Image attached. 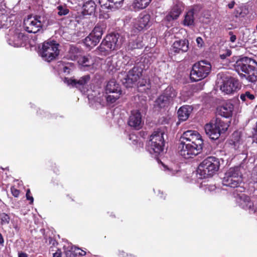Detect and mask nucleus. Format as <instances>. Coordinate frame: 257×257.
I'll return each mask as SVG.
<instances>
[{
    "label": "nucleus",
    "mask_w": 257,
    "mask_h": 257,
    "mask_svg": "<svg viewBox=\"0 0 257 257\" xmlns=\"http://www.w3.org/2000/svg\"><path fill=\"white\" fill-rule=\"evenodd\" d=\"M152 1L151 0H149V3H151Z\"/></svg>",
    "instance_id": "57"
},
{
    "label": "nucleus",
    "mask_w": 257,
    "mask_h": 257,
    "mask_svg": "<svg viewBox=\"0 0 257 257\" xmlns=\"http://www.w3.org/2000/svg\"><path fill=\"white\" fill-rule=\"evenodd\" d=\"M240 189H241V190H240V191H242V190H244V188H240Z\"/></svg>",
    "instance_id": "56"
},
{
    "label": "nucleus",
    "mask_w": 257,
    "mask_h": 257,
    "mask_svg": "<svg viewBox=\"0 0 257 257\" xmlns=\"http://www.w3.org/2000/svg\"><path fill=\"white\" fill-rule=\"evenodd\" d=\"M196 43L198 46H200V47L202 46V45L203 44V39L200 37H197L196 39Z\"/></svg>",
    "instance_id": "45"
},
{
    "label": "nucleus",
    "mask_w": 257,
    "mask_h": 257,
    "mask_svg": "<svg viewBox=\"0 0 257 257\" xmlns=\"http://www.w3.org/2000/svg\"><path fill=\"white\" fill-rule=\"evenodd\" d=\"M150 4L149 0H134L132 7L135 11H139L146 8Z\"/></svg>",
    "instance_id": "32"
},
{
    "label": "nucleus",
    "mask_w": 257,
    "mask_h": 257,
    "mask_svg": "<svg viewBox=\"0 0 257 257\" xmlns=\"http://www.w3.org/2000/svg\"><path fill=\"white\" fill-rule=\"evenodd\" d=\"M234 110V105L230 102H227L224 103L218 108L219 114L228 118L232 116Z\"/></svg>",
    "instance_id": "26"
},
{
    "label": "nucleus",
    "mask_w": 257,
    "mask_h": 257,
    "mask_svg": "<svg viewBox=\"0 0 257 257\" xmlns=\"http://www.w3.org/2000/svg\"><path fill=\"white\" fill-rule=\"evenodd\" d=\"M236 202L242 208L248 210L250 213H254L256 208L250 200V198L244 194H237Z\"/></svg>",
    "instance_id": "17"
},
{
    "label": "nucleus",
    "mask_w": 257,
    "mask_h": 257,
    "mask_svg": "<svg viewBox=\"0 0 257 257\" xmlns=\"http://www.w3.org/2000/svg\"><path fill=\"white\" fill-rule=\"evenodd\" d=\"M81 54L80 49L74 46H71L65 57L68 60H75L77 59H79V57L81 56Z\"/></svg>",
    "instance_id": "29"
},
{
    "label": "nucleus",
    "mask_w": 257,
    "mask_h": 257,
    "mask_svg": "<svg viewBox=\"0 0 257 257\" xmlns=\"http://www.w3.org/2000/svg\"><path fill=\"white\" fill-rule=\"evenodd\" d=\"M189 49V43L186 40L176 41L173 44L171 51L172 53H184Z\"/></svg>",
    "instance_id": "21"
},
{
    "label": "nucleus",
    "mask_w": 257,
    "mask_h": 257,
    "mask_svg": "<svg viewBox=\"0 0 257 257\" xmlns=\"http://www.w3.org/2000/svg\"><path fill=\"white\" fill-rule=\"evenodd\" d=\"M253 142L257 144V121L255 127L253 128Z\"/></svg>",
    "instance_id": "43"
},
{
    "label": "nucleus",
    "mask_w": 257,
    "mask_h": 257,
    "mask_svg": "<svg viewBox=\"0 0 257 257\" xmlns=\"http://www.w3.org/2000/svg\"><path fill=\"white\" fill-rule=\"evenodd\" d=\"M64 249L66 257H75L77 254L83 256L86 254V251L73 246L71 244H68L67 246H64Z\"/></svg>",
    "instance_id": "25"
},
{
    "label": "nucleus",
    "mask_w": 257,
    "mask_h": 257,
    "mask_svg": "<svg viewBox=\"0 0 257 257\" xmlns=\"http://www.w3.org/2000/svg\"><path fill=\"white\" fill-rule=\"evenodd\" d=\"M59 53L58 44L52 41L44 42L39 51L40 56L47 62L55 59Z\"/></svg>",
    "instance_id": "9"
},
{
    "label": "nucleus",
    "mask_w": 257,
    "mask_h": 257,
    "mask_svg": "<svg viewBox=\"0 0 257 257\" xmlns=\"http://www.w3.org/2000/svg\"><path fill=\"white\" fill-rule=\"evenodd\" d=\"M184 4L180 0H176L171 7L170 12L166 16L165 19L168 21L177 20L184 10Z\"/></svg>",
    "instance_id": "18"
},
{
    "label": "nucleus",
    "mask_w": 257,
    "mask_h": 257,
    "mask_svg": "<svg viewBox=\"0 0 257 257\" xmlns=\"http://www.w3.org/2000/svg\"><path fill=\"white\" fill-rule=\"evenodd\" d=\"M234 68L241 78L254 83L257 81V62L252 59L243 57L237 59Z\"/></svg>",
    "instance_id": "2"
},
{
    "label": "nucleus",
    "mask_w": 257,
    "mask_h": 257,
    "mask_svg": "<svg viewBox=\"0 0 257 257\" xmlns=\"http://www.w3.org/2000/svg\"><path fill=\"white\" fill-rule=\"evenodd\" d=\"M118 36L116 34H111L107 36L102 41L98 47V50L104 54L109 51L117 49L120 44L118 42Z\"/></svg>",
    "instance_id": "12"
},
{
    "label": "nucleus",
    "mask_w": 257,
    "mask_h": 257,
    "mask_svg": "<svg viewBox=\"0 0 257 257\" xmlns=\"http://www.w3.org/2000/svg\"><path fill=\"white\" fill-rule=\"evenodd\" d=\"M150 4L149 0H134L132 7L135 11H139L146 8Z\"/></svg>",
    "instance_id": "33"
},
{
    "label": "nucleus",
    "mask_w": 257,
    "mask_h": 257,
    "mask_svg": "<svg viewBox=\"0 0 257 257\" xmlns=\"http://www.w3.org/2000/svg\"><path fill=\"white\" fill-rule=\"evenodd\" d=\"M54 23L48 15L29 16L24 21L25 30L29 33H36Z\"/></svg>",
    "instance_id": "3"
},
{
    "label": "nucleus",
    "mask_w": 257,
    "mask_h": 257,
    "mask_svg": "<svg viewBox=\"0 0 257 257\" xmlns=\"http://www.w3.org/2000/svg\"><path fill=\"white\" fill-rule=\"evenodd\" d=\"M110 94H106L104 96V98L107 102L113 103L119 98L121 93H109Z\"/></svg>",
    "instance_id": "36"
},
{
    "label": "nucleus",
    "mask_w": 257,
    "mask_h": 257,
    "mask_svg": "<svg viewBox=\"0 0 257 257\" xmlns=\"http://www.w3.org/2000/svg\"><path fill=\"white\" fill-rule=\"evenodd\" d=\"M230 54H231V52H227V56H230Z\"/></svg>",
    "instance_id": "53"
},
{
    "label": "nucleus",
    "mask_w": 257,
    "mask_h": 257,
    "mask_svg": "<svg viewBox=\"0 0 257 257\" xmlns=\"http://www.w3.org/2000/svg\"><path fill=\"white\" fill-rule=\"evenodd\" d=\"M128 125L136 130H139L142 127L143 121L142 115L138 110H134L131 112L128 120Z\"/></svg>",
    "instance_id": "20"
},
{
    "label": "nucleus",
    "mask_w": 257,
    "mask_h": 257,
    "mask_svg": "<svg viewBox=\"0 0 257 257\" xmlns=\"http://www.w3.org/2000/svg\"><path fill=\"white\" fill-rule=\"evenodd\" d=\"M106 94L108 93H121L119 86L114 80H111L108 82L105 87Z\"/></svg>",
    "instance_id": "31"
},
{
    "label": "nucleus",
    "mask_w": 257,
    "mask_h": 257,
    "mask_svg": "<svg viewBox=\"0 0 257 257\" xmlns=\"http://www.w3.org/2000/svg\"><path fill=\"white\" fill-rule=\"evenodd\" d=\"M63 72L64 73H69L70 69L68 67L65 66L63 67Z\"/></svg>",
    "instance_id": "50"
},
{
    "label": "nucleus",
    "mask_w": 257,
    "mask_h": 257,
    "mask_svg": "<svg viewBox=\"0 0 257 257\" xmlns=\"http://www.w3.org/2000/svg\"><path fill=\"white\" fill-rule=\"evenodd\" d=\"M57 14L59 16H66L69 12L66 6L60 5L57 7Z\"/></svg>",
    "instance_id": "37"
},
{
    "label": "nucleus",
    "mask_w": 257,
    "mask_h": 257,
    "mask_svg": "<svg viewBox=\"0 0 257 257\" xmlns=\"http://www.w3.org/2000/svg\"><path fill=\"white\" fill-rule=\"evenodd\" d=\"M254 98V95L248 91L242 93L240 95V99L242 102H244L246 104L249 103L250 101L253 100Z\"/></svg>",
    "instance_id": "35"
},
{
    "label": "nucleus",
    "mask_w": 257,
    "mask_h": 257,
    "mask_svg": "<svg viewBox=\"0 0 257 257\" xmlns=\"http://www.w3.org/2000/svg\"><path fill=\"white\" fill-rule=\"evenodd\" d=\"M89 80L90 76L87 75L82 76L78 80L65 78L64 81L65 82H66L68 85H71L72 86H75L77 88H80L81 86L87 84L89 82Z\"/></svg>",
    "instance_id": "24"
},
{
    "label": "nucleus",
    "mask_w": 257,
    "mask_h": 257,
    "mask_svg": "<svg viewBox=\"0 0 257 257\" xmlns=\"http://www.w3.org/2000/svg\"><path fill=\"white\" fill-rule=\"evenodd\" d=\"M164 132L160 128L155 131L150 136L148 143V151L151 154H159L163 151Z\"/></svg>",
    "instance_id": "8"
},
{
    "label": "nucleus",
    "mask_w": 257,
    "mask_h": 257,
    "mask_svg": "<svg viewBox=\"0 0 257 257\" xmlns=\"http://www.w3.org/2000/svg\"><path fill=\"white\" fill-rule=\"evenodd\" d=\"M143 68L139 66H135L130 70L126 77L122 80L126 87H132L137 85L138 91L142 93L147 92L151 87L150 79L142 76Z\"/></svg>",
    "instance_id": "1"
},
{
    "label": "nucleus",
    "mask_w": 257,
    "mask_h": 257,
    "mask_svg": "<svg viewBox=\"0 0 257 257\" xmlns=\"http://www.w3.org/2000/svg\"><path fill=\"white\" fill-rule=\"evenodd\" d=\"M78 63L83 67H89L93 64L94 62L91 56H81L79 57Z\"/></svg>",
    "instance_id": "34"
},
{
    "label": "nucleus",
    "mask_w": 257,
    "mask_h": 257,
    "mask_svg": "<svg viewBox=\"0 0 257 257\" xmlns=\"http://www.w3.org/2000/svg\"><path fill=\"white\" fill-rule=\"evenodd\" d=\"M0 220L2 225L8 224L10 222V217L5 213H0Z\"/></svg>",
    "instance_id": "38"
},
{
    "label": "nucleus",
    "mask_w": 257,
    "mask_h": 257,
    "mask_svg": "<svg viewBox=\"0 0 257 257\" xmlns=\"http://www.w3.org/2000/svg\"><path fill=\"white\" fill-rule=\"evenodd\" d=\"M164 168H166V171H168V174L170 175H174L178 171L177 169L174 170L172 168H168L167 166H164Z\"/></svg>",
    "instance_id": "41"
},
{
    "label": "nucleus",
    "mask_w": 257,
    "mask_h": 257,
    "mask_svg": "<svg viewBox=\"0 0 257 257\" xmlns=\"http://www.w3.org/2000/svg\"><path fill=\"white\" fill-rule=\"evenodd\" d=\"M240 84L238 80L233 78H226L220 86V90L227 94L232 93L239 89Z\"/></svg>",
    "instance_id": "16"
},
{
    "label": "nucleus",
    "mask_w": 257,
    "mask_h": 257,
    "mask_svg": "<svg viewBox=\"0 0 257 257\" xmlns=\"http://www.w3.org/2000/svg\"><path fill=\"white\" fill-rule=\"evenodd\" d=\"M241 167L237 166L230 168L224 174L222 179L223 185L231 188L239 186L242 181Z\"/></svg>",
    "instance_id": "7"
},
{
    "label": "nucleus",
    "mask_w": 257,
    "mask_h": 257,
    "mask_svg": "<svg viewBox=\"0 0 257 257\" xmlns=\"http://www.w3.org/2000/svg\"><path fill=\"white\" fill-rule=\"evenodd\" d=\"M159 192L160 193H161V195H163V192H161V191H160V190L159 191Z\"/></svg>",
    "instance_id": "55"
},
{
    "label": "nucleus",
    "mask_w": 257,
    "mask_h": 257,
    "mask_svg": "<svg viewBox=\"0 0 257 257\" xmlns=\"http://www.w3.org/2000/svg\"><path fill=\"white\" fill-rule=\"evenodd\" d=\"M4 242V239L3 236L2 235V234L0 233V244H3Z\"/></svg>",
    "instance_id": "51"
},
{
    "label": "nucleus",
    "mask_w": 257,
    "mask_h": 257,
    "mask_svg": "<svg viewBox=\"0 0 257 257\" xmlns=\"http://www.w3.org/2000/svg\"><path fill=\"white\" fill-rule=\"evenodd\" d=\"M211 70L210 63L206 61H200L195 63L190 72V79L198 81L206 78Z\"/></svg>",
    "instance_id": "6"
},
{
    "label": "nucleus",
    "mask_w": 257,
    "mask_h": 257,
    "mask_svg": "<svg viewBox=\"0 0 257 257\" xmlns=\"http://www.w3.org/2000/svg\"><path fill=\"white\" fill-rule=\"evenodd\" d=\"M221 58L223 59L225 58V56H224V55H221Z\"/></svg>",
    "instance_id": "54"
},
{
    "label": "nucleus",
    "mask_w": 257,
    "mask_h": 257,
    "mask_svg": "<svg viewBox=\"0 0 257 257\" xmlns=\"http://www.w3.org/2000/svg\"><path fill=\"white\" fill-rule=\"evenodd\" d=\"M117 60L115 62V68L119 69L120 68L127 69V67L131 66L134 64V60H132L130 56H123L122 54H118L117 56Z\"/></svg>",
    "instance_id": "22"
},
{
    "label": "nucleus",
    "mask_w": 257,
    "mask_h": 257,
    "mask_svg": "<svg viewBox=\"0 0 257 257\" xmlns=\"http://www.w3.org/2000/svg\"><path fill=\"white\" fill-rule=\"evenodd\" d=\"M103 34V28L96 25L92 32L84 40L85 45L89 48L95 47L100 41Z\"/></svg>",
    "instance_id": "13"
},
{
    "label": "nucleus",
    "mask_w": 257,
    "mask_h": 257,
    "mask_svg": "<svg viewBox=\"0 0 257 257\" xmlns=\"http://www.w3.org/2000/svg\"><path fill=\"white\" fill-rule=\"evenodd\" d=\"M53 257H61V253L60 251H57L53 253Z\"/></svg>",
    "instance_id": "49"
},
{
    "label": "nucleus",
    "mask_w": 257,
    "mask_h": 257,
    "mask_svg": "<svg viewBox=\"0 0 257 257\" xmlns=\"http://www.w3.org/2000/svg\"><path fill=\"white\" fill-rule=\"evenodd\" d=\"M234 5L235 2L234 1H232L228 4V7L229 9H231L234 7Z\"/></svg>",
    "instance_id": "48"
},
{
    "label": "nucleus",
    "mask_w": 257,
    "mask_h": 257,
    "mask_svg": "<svg viewBox=\"0 0 257 257\" xmlns=\"http://www.w3.org/2000/svg\"><path fill=\"white\" fill-rule=\"evenodd\" d=\"M96 5L93 1L89 0L86 2L83 6V14L84 15H91L94 13Z\"/></svg>",
    "instance_id": "30"
},
{
    "label": "nucleus",
    "mask_w": 257,
    "mask_h": 257,
    "mask_svg": "<svg viewBox=\"0 0 257 257\" xmlns=\"http://www.w3.org/2000/svg\"><path fill=\"white\" fill-rule=\"evenodd\" d=\"M192 110V107L189 105H184L181 107L178 111V115L179 120L182 121L187 120Z\"/></svg>",
    "instance_id": "28"
},
{
    "label": "nucleus",
    "mask_w": 257,
    "mask_h": 257,
    "mask_svg": "<svg viewBox=\"0 0 257 257\" xmlns=\"http://www.w3.org/2000/svg\"><path fill=\"white\" fill-rule=\"evenodd\" d=\"M228 126L227 123L217 118L206 124L204 130L206 134L210 139L215 140L219 138L221 134L227 131Z\"/></svg>",
    "instance_id": "5"
},
{
    "label": "nucleus",
    "mask_w": 257,
    "mask_h": 257,
    "mask_svg": "<svg viewBox=\"0 0 257 257\" xmlns=\"http://www.w3.org/2000/svg\"><path fill=\"white\" fill-rule=\"evenodd\" d=\"M8 36L7 38L8 43L10 45L15 47H21L24 44L26 39L24 34L20 32L19 30H10Z\"/></svg>",
    "instance_id": "14"
},
{
    "label": "nucleus",
    "mask_w": 257,
    "mask_h": 257,
    "mask_svg": "<svg viewBox=\"0 0 257 257\" xmlns=\"http://www.w3.org/2000/svg\"><path fill=\"white\" fill-rule=\"evenodd\" d=\"M203 144L201 135L195 131L188 130L184 132L180 138V143Z\"/></svg>",
    "instance_id": "15"
},
{
    "label": "nucleus",
    "mask_w": 257,
    "mask_h": 257,
    "mask_svg": "<svg viewBox=\"0 0 257 257\" xmlns=\"http://www.w3.org/2000/svg\"><path fill=\"white\" fill-rule=\"evenodd\" d=\"M30 189H28L27 191V193H26V197H27V200L31 201L30 203H32L33 202L34 199L32 196H31L30 195Z\"/></svg>",
    "instance_id": "44"
},
{
    "label": "nucleus",
    "mask_w": 257,
    "mask_h": 257,
    "mask_svg": "<svg viewBox=\"0 0 257 257\" xmlns=\"http://www.w3.org/2000/svg\"><path fill=\"white\" fill-rule=\"evenodd\" d=\"M150 16L146 13H142L135 20L134 27L138 31H141L149 26Z\"/></svg>",
    "instance_id": "19"
},
{
    "label": "nucleus",
    "mask_w": 257,
    "mask_h": 257,
    "mask_svg": "<svg viewBox=\"0 0 257 257\" xmlns=\"http://www.w3.org/2000/svg\"><path fill=\"white\" fill-rule=\"evenodd\" d=\"M11 191L12 195L15 197H18L20 194V191L16 189L15 187H12L11 188Z\"/></svg>",
    "instance_id": "42"
},
{
    "label": "nucleus",
    "mask_w": 257,
    "mask_h": 257,
    "mask_svg": "<svg viewBox=\"0 0 257 257\" xmlns=\"http://www.w3.org/2000/svg\"><path fill=\"white\" fill-rule=\"evenodd\" d=\"M229 35L230 36V41L231 42H234L235 41L236 39V36L233 35L232 32H229Z\"/></svg>",
    "instance_id": "46"
},
{
    "label": "nucleus",
    "mask_w": 257,
    "mask_h": 257,
    "mask_svg": "<svg viewBox=\"0 0 257 257\" xmlns=\"http://www.w3.org/2000/svg\"><path fill=\"white\" fill-rule=\"evenodd\" d=\"M219 166L220 162L218 158L208 157L199 164L197 170V175L200 179L211 177L218 171Z\"/></svg>",
    "instance_id": "4"
},
{
    "label": "nucleus",
    "mask_w": 257,
    "mask_h": 257,
    "mask_svg": "<svg viewBox=\"0 0 257 257\" xmlns=\"http://www.w3.org/2000/svg\"><path fill=\"white\" fill-rule=\"evenodd\" d=\"M202 146V144L180 143L178 147L179 152L185 159L192 158L201 152Z\"/></svg>",
    "instance_id": "10"
},
{
    "label": "nucleus",
    "mask_w": 257,
    "mask_h": 257,
    "mask_svg": "<svg viewBox=\"0 0 257 257\" xmlns=\"http://www.w3.org/2000/svg\"><path fill=\"white\" fill-rule=\"evenodd\" d=\"M144 44H143L142 41L141 39L138 38L136 40V42L130 44V46L133 49H140L143 47Z\"/></svg>",
    "instance_id": "39"
},
{
    "label": "nucleus",
    "mask_w": 257,
    "mask_h": 257,
    "mask_svg": "<svg viewBox=\"0 0 257 257\" xmlns=\"http://www.w3.org/2000/svg\"><path fill=\"white\" fill-rule=\"evenodd\" d=\"M177 93L171 86L167 87L163 93L160 95L155 101L156 106L159 108H164L170 105L176 97Z\"/></svg>",
    "instance_id": "11"
},
{
    "label": "nucleus",
    "mask_w": 257,
    "mask_h": 257,
    "mask_svg": "<svg viewBox=\"0 0 257 257\" xmlns=\"http://www.w3.org/2000/svg\"><path fill=\"white\" fill-rule=\"evenodd\" d=\"M215 186L214 185H210L208 188V190H210V191H213L215 189Z\"/></svg>",
    "instance_id": "52"
},
{
    "label": "nucleus",
    "mask_w": 257,
    "mask_h": 257,
    "mask_svg": "<svg viewBox=\"0 0 257 257\" xmlns=\"http://www.w3.org/2000/svg\"><path fill=\"white\" fill-rule=\"evenodd\" d=\"M88 98L89 101V102L90 103H91L92 104L93 101L97 102L99 104H101L102 103V101L103 100V98L101 99L100 97H95V96L94 97H92V95H90V94H89L88 95Z\"/></svg>",
    "instance_id": "40"
},
{
    "label": "nucleus",
    "mask_w": 257,
    "mask_h": 257,
    "mask_svg": "<svg viewBox=\"0 0 257 257\" xmlns=\"http://www.w3.org/2000/svg\"><path fill=\"white\" fill-rule=\"evenodd\" d=\"M18 257H28V255L25 252H19Z\"/></svg>",
    "instance_id": "47"
},
{
    "label": "nucleus",
    "mask_w": 257,
    "mask_h": 257,
    "mask_svg": "<svg viewBox=\"0 0 257 257\" xmlns=\"http://www.w3.org/2000/svg\"><path fill=\"white\" fill-rule=\"evenodd\" d=\"M195 11L194 8H192L186 12L184 16V19L183 21L184 26L189 27L194 26V14Z\"/></svg>",
    "instance_id": "27"
},
{
    "label": "nucleus",
    "mask_w": 257,
    "mask_h": 257,
    "mask_svg": "<svg viewBox=\"0 0 257 257\" xmlns=\"http://www.w3.org/2000/svg\"><path fill=\"white\" fill-rule=\"evenodd\" d=\"M124 0H99V3L103 9L113 10L121 7Z\"/></svg>",
    "instance_id": "23"
}]
</instances>
